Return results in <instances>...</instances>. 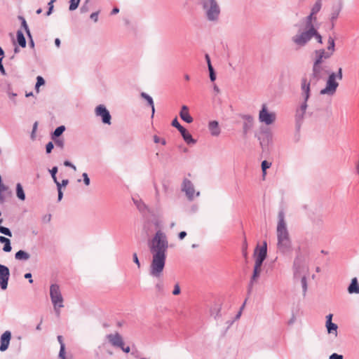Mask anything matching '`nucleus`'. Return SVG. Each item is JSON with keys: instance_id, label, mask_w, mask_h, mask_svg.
Here are the masks:
<instances>
[{"instance_id": "nucleus-1", "label": "nucleus", "mask_w": 359, "mask_h": 359, "mask_svg": "<svg viewBox=\"0 0 359 359\" xmlns=\"http://www.w3.org/2000/svg\"><path fill=\"white\" fill-rule=\"evenodd\" d=\"M149 245L152 254L149 275L160 280L165 268L166 252L168 248V242L165 234L161 230L157 231ZM155 288L158 294H163L164 291L163 282L158 280L155 285Z\"/></svg>"}, {"instance_id": "nucleus-2", "label": "nucleus", "mask_w": 359, "mask_h": 359, "mask_svg": "<svg viewBox=\"0 0 359 359\" xmlns=\"http://www.w3.org/2000/svg\"><path fill=\"white\" fill-rule=\"evenodd\" d=\"M277 239L278 250L283 254L288 252L291 249V241L285 221V215L283 211L278 213Z\"/></svg>"}, {"instance_id": "nucleus-3", "label": "nucleus", "mask_w": 359, "mask_h": 359, "mask_svg": "<svg viewBox=\"0 0 359 359\" xmlns=\"http://www.w3.org/2000/svg\"><path fill=\"white\" fill-rule=\"evenodd\" d=\"M297 32L291 37V41L297 48H302L313 38L315 33V28L308 27L301 24L296 25Z\"/></svg>"}, {"instance_id": "nucleus-4", "label": "nucleus", "mask_w": 359, "mask_h": 359, "mask_svg": "<svg viewBox=\"0 0 359 359\" xmlns=\"http://www.w3.org/2000/svg\"><path fill=\"white\" fill-rule=\"evenodd\" d=\"M342 78V69L341 67L339 68L337 73L331 72L329 74L325 87L320 90V94L327 95L330 96L334 95L339 86V83L337 80L341 81Z\"/></svg>"}, {"instance_id": "nucleus-5", "label": "nucleus", "mask_w": 359, "mask_h": 359, "mask_svg": "<svg viewBox=\"0 0 359 359\" xmlns=\"http://www.w3.org/2000/svg\"><path fill=\"white\" fill-rule=\"evenodd\" d=\"M205 16L209 21L216 22L220 15V7L216 0H200Z\"/></svg>"}, {"instance_id": "nucleus-6", "label": "nucleus", "mask_w": 359, "mask_h": 359, "mask_svg": "<svg viewBox=\"0 0 359 359\" xmlns=\"http://www.w3.org/2000/svg\"><path fill=\"white\" fill-rule=\"evenodd\" d=\"M292 271L294 280L302 276H309V264L304 255L299 254L296 256L293 262Z\"/></svg>"}, {"instance_id": "nucleus-7", "label": "nucleus", "mask_w": 359, "mask_h": 359, "mask_svg": "<svg viewBox=\"0 0 359 359\" xmlns=\"http://www.w3.org/2000/svg\"><path fill=\"white\" fill-rule=\"evenodd\" d=\"M50 297L52 304H53L55 311L57 316H60V310L57 308H62L63 297L62 296L60 289L58 285L52 284L50 287Z\"/></svg>"}, {"instance_id": "nucleus-8", "label": "nucleus", "mask_w": 359, "mask_h": 359, "mask_svg": "<svg viewBox=\"0 0 359 359\" xmlns=\"http://www.w3.org/2000/svg\"><path fill=\"white\" fill-rule=\"evenodd\" d=\"M328 74L329 72L325 65L323 64L313 63L309 81H311L313 84H316L320 80L323 79Z\"/></svg>"}, {"instance_id": "nucleus-9", "label": "nucleus", "mask_w": 359, "mask_h": 359, "mask_svg": "<svg viewBox=\"0 0 359 359\" xmlns=\"http://www.w3.org/2000/svg\"><path fill=\"white\" fill-rule=\"evenodd\" d=\"M276 119V114L275 112L269 111L266 104L262 105V109L259 112V121L260 123H264L266 126L273 124Z\"/></svg>"}, {"instance_id": "nucleus-10", "label": "nucleus", "mask_w": 359, "mask_h": 359, "mask_svg": "<svg viewBox=\"0 0 359 359\" xmlns=\"http://www.w3.org/2000/svg\"><path fill=\"white\" fill-rule=\"evenodd\" d=\"M182 191L186 194L189 201H192L195 196H198L200 192H196L193 183L188 179H184L182 184Z\"/></svg>"}, {"instance_id": "nucleus-11", "label": "nucleus", "mask_w": 359, "mask_h": 359, "mask_svg": "<svg viewBox=\"0 0 359 359\" xmlns=\"http://www.w3.org/2000/svg\"><path fill=\"white\" fill-rule=\"evenodd\" d=\"M267 255V245L266 243L264 242L263 245L259 249H256L255 251V263L254 268L260 269L263 264V262L266 257Z\"/></svg>"}, {"instance_id": "nucleus-12", "label": "nucleus", "mask_w": 359, "mask_h": 359, "mask_svg": "<svg viewBox=\"0 0 359 359\" xmlns=\"http://www.w3.org/2000/svg\"><path fill=\"white\" fill-rule=\"evenodd\" d=\"M95 113L97 116H100L102 118L103 123L108 125L111 124V116L105 106L103 104L98 105L95 109Z\"/></svg>"}, {"instance_id": "nucleus-13", "label": "nucleus", "mask_w": 359, "mask_h": 359, "mask_svg": "<svg viewBox=\"0 0 359 359\" xmlns=\"http://www.w3.org/2000/svg\"><path fill=\"white\" fill-rule=\"evenodd\" d=\"M9 277V269L6 266L0 264V287L4 290L8 287Z\"/></svg>"}, {"instance_id": "nucleus-14", "label": "nucleus", "mask_w": 359, "mask_h": 359, "mask_svg": "<svg viewBox=\"0 0 359 359\" xmlns=\"http://www.w3.org/2000/svg\"><path fill=\"white\" fill-rule=\"evenodd\" d=\"M313 63L323 64L324 60L329 59L332 56V53L327 52L321 48L314 51Z\"/></svg>"}, {"instance_id": "nucleus-15", "label": "nucleus", "mask_w": 359, "mask_h": 359, "mask_svg": "<svg viewBox=\"0 0 359 359\" xmlns=\"http://www.w3.org/2000/svg\"><path fill=\"white\" fill-rule=\"evenodd\" d=\"M311 81H308L306 78H302L301 81L302 97L304 101L307 102L311 95Z\"/></svg>"}, {"instance_id": "nucleus-16", "label": "nucleus", "mask_w": 359, "mask_h": 359, "mask_svg": "<svg viewBox=\"0 0 359 359\" xmlns=\"http://www.w3.org/2000/svg\"><path fill=\"white\" fill-rule=\"evenodd\" d=\"M241 118L243 121V133L246 135L253 127L254 118L250 114H242Z\"/></svg>"}, {"instance_id": "nucleus-17", "label": "nucleus", "mask_w": 359, "mask_h": 359, "mask_svg": "<svg viewBox=\"0 0 359 359\" xmlns=\"http://www.w3.org/2000/svg\"><path fill=\"white\" fill-rule=\"evenodd\" d=\"M107 338L110 344L114 347L120 348L121 346L124 345L122 337L117 332L107 335Z\"/></svg>"}, {"instance_id": "nucleus-18", "label": "nucleus", "mask_w": 359, "mask_h": 359, "mask_svg": "<svg viewBox=\"0 0 359 359\" xmlns=\"http://www.w3.org/2000/svg\"><path fill=\"white\" fill-rule=\"evenodd\" d=\"M11 334L9 331H6L1 337L0 351H5L9 345Z\"/></svg>"}, {"instance_id": "nucleus-19", "label": "nucleus", "mask_w": 359, "mask_h": 359, "mask_svg": "<svg viewBox=\"0 0 359 359\" xmlns=\"http://www.w3.org/2000/svg\"><path fill=\"white\" fill-rule=\"evenodd\" d=\"M332 314H329L326 316V327L329 334H334L337 335V325L332 322Z\"/></svg>"}, {"instance_id": "nucleus-20", "label": "nucleus", "mask_w": 359, "mask_h": 359, "mask_svg": "<svg viewBox=\"0 0 359 359\" xmlns=\"http://www.w3.org/2000/svg\"><path fill=\"white\" fill-rule=\"evenodd\" d=\"M180 116L184 121L188 123L193 122V118L189 114V108L186 105H183L182 107L181 111L180 112Z\"/></svg>"}, {"instance_id": "nucleus-21", "label": "nucleus", "mask_w": 359, "mask_h": 359, "mask_svg": "<svg viewBox=\"0 0 359 359\" xmlns=\"http://www.w3.org/2000/svg\"><path fill=\"white\" fill-rule=\"evenodd\" d=\"M261 273L260 269L254 268L252 276L250 278L248 287V292L250 294L252 290L253 285L257 281L258 278L259 277Z\"/></svg>"}, {"instance_id": "nucleus-22", "label": "nucleus", "mask_w": 359, "mask_h": 359, "mask_svg": "<svg viewBox=\"0 0 359 359\" xmlns=\"http://www.w3.org/2000/svg\"><path fill=\"white\" fill-rule=\"evenodd\" d=\"M315 15L316 14H313V13L311 12V13L307 17H306L299 24L308 27L316 28L313 25V22L316 21V17Z\"/></svg>"}, {"instance_id": "nucleus-23", "label": "nucleus", "mask_w": 359, "mask_h": 359, "mask_svg": "<svg viewBox=\"0 0 359 359\" xmlns=\"http://www.w3.org/2000/svg\"><path fill=\"white\" fill-rule=\"evenodd\" d=\"M208 128L212 136H218L220 134L219 123L217 121H212L208 124Z\"/></svg>"}, {"instance_id": "nucleus-24", "label": "nucleus", "mask_w": 359, "mask_h": 359, "mask_svg": "<svg viewBox=\"0 0 359 359\" xmlns=\"http://www.w3.org/2000/svg\"><path fill=\"white\" fill-rule=\"evenodd\" d=\"M180 133L187 144H195L196 142V141L193 139L191 135L184 128L180 130Z\"/></svg>"}, {"instance_id": "nucleus-25", "label": "nucleus", "mask_w": 359, "mask_h": 359, "mask_svg": "<svg viewBox=\"0 0 359 359\" xmlns=\"http://www.w3.org/2000/svg\"><path fill=\"white\" fill-rule=\"evenodd\" d=\"M348 291L350 294H359V285L356 278L352 279L351 283L348 288Z\"/></svg>"}, {"instance_id": "nucleus-26", "label": "nucleus", "mask_w": 359, "mask_h": 359, "mask_svg": "<svg viewBox=\"0 0 359 359\" xmlns=\"http://www.w3.org/2000/svg\"><path fill=\"white\" fill-rule=\"evenodd\" d=\"M15 258L17 260L27 261L30 258V255L28 252L20 250L15 253Z\"/></svg>"}, {"instance_id": "nucleus-27", "label": "nucleus", "mask_w": 359, "mask_h": 359, "mask_svg": "<svg viewBox=\"0 0 359 359\" xmlns=\"http://www.w3.org/2000/svg\"><path fill=\"white\" fill-rule=\"evenodd\" d=\"M0 243H4V246L3 248V250L6 252H9L11 251L12 248L11 245V241L8 238L0 236Z\"/></svg>"}, {"instance_id": "nucleus-28", "label": "nucleus", "mask_w": 359, "mask_h": 359, "mask_svg": "<svg viewBox=\"0 0 359 359\" xmlns=\"http://www.w3.org/2000/svg\"><path fill=\"white\" fill-rule=\"evenodd\" d=\"M17 41L20 46L22 48L26 47V39L25 37L21 30H18L17 32Z\"/></svg>"}, {"instance_id": "nucleus-29", "label": "nucleus", "mask_w": 359, "mask_h": 359, "mask_svg": "<svg viewBox=\"0 0 359 359\" xmlns=\"http://www.w3.org/2000/svg\"><path fill=\"white\" fill-rule=\"evenodd\" d=\"M141 97L142 98H144V100H146L148 104L151 107V111H152L151 116H154V114L155 112V108H154V101H153L152 97L150 95H149L148 94H147L146 93H142Z\"/></svg>"}, {"instance_id": "nucleus-30", "label": "nucleus", "mask_w": 359, "mask_h": 359, "mask_svg": "<svg viewBox=\"0 0 359 359\" xmlns=\"http://www.w3.org/2000/svg\"><path fill=\"white\" fill-rule=\"evenodd\" d=\"M341 10V6L339 5L337 7L334 8L333 9L332 12L331 13L330 20L332 22V26H334V21H335L337 19V18L339 17Z\"/></svg>"}, {"instance_id": "nucleus-31", "label": "nucleus", "mask_w": 359, "mask_h": 359, "mask_svg": "<svg viewBox=\"0 0 359 359\" xmlns=\"http://www.w3.org/2000/svg\"><path fill=\"white\" fill-rule=\"evenodd\" d=\"M307 277H309V276H302L298 278V279H300V280H301V285H302V291H303V296H305L306 294V292H307V288H308Z\"/></svg>"}, {"instance_id": "nucleus-32", "label": "nucleus", "mask_w": 359, "mask_h": 359, "mask_svg": "<svg viewBox=\"0 0 359 359\" xmlns=\"http://www.w3.org/2000/svg\"><path fill=\"white\" fill-rule=\"evenodd\" d=\"M16 194L18 198L22 201L25 199V194L24 193L22 185L20 183H18L16 185Z\"/></svg>"}, {"instance_id": "nucleus-33", "label": "nucleus", "mask_w": 359, "mask_h": 359, "mask_svg": "<svg viewBox=\"0 0 359 359\" xmlns=\"http://www.w3.org/2000/svg\"><path fill=\"white\" fill-rule=\"evenodd\" d=\"M65 130V127L64 126L57 127L52 134V139L55 140V138L60 137Z\"/></svg>"}, {"instance_id": "nucleus-34", "label": "nucleus", "mask_w": 359, "mask_h": 359, "mask_svg": "<svg viewBox=\"0 0 359 359\" xmlns=\"http://www.w3.org/2000/svg\"><path fill=\"white\" fill-rule=\"evenodd\" d=\"M334 47H335V43L334 39L330 36L328 39V46H327V50L328 53H332V55L334 52Z\"/></svg>"}, {"instance_id": "nucleus-35", "label": "nucleus", "mask_w": 359, "mask_h": 359, "mask_svg": "<svg viewBox=\"0 0 359 359\" xmlns=\"http://www.w3.org/2000/svg\"><path fill=\"white\" fill-rule=\"evenodd\" d=\"M19 19L21 20L22 27L24 28V29H25L27 36L29 38H31V32L29 31V29L28 27V25L27 24V22H26L25 19L23 17H22V16H20Z\"/></svg>"}, {"instance_id": "nucleus-36", "label": "nucleus", "mask_w": 359, "mask_h": 359, "mask_svg": "<svg viewBox=\"0 0 359 359\" xmlns=\"http://www.w3.org/2000/svg\"><path fill=\"white\" fill-rule=\"evenodd\" d=\"M322 7V3L321 0H318L315 4L313 6L311 12L313 13V14H317L321 9Z\"/></svg>"}, {"instance_id": "nucleus-37", "label": "nucleus", "mask_w": 359, "mask_h": 359, "mask_svg": "<svg viewBox=\"0 0 359 359\" xmlns=\"http://www.w3.org/2000/svg\"><path fill=\"white\" fill-rule=\"evenodd\" d=\"M44 83H45V81L43 79V77L41 76H38L37 78H36V86H35V89H36L37 93H39V87L41 86L44 85Z\"/></svg>"}, {"instance_id": "nucleus-38", "label": "nucleus", "mask_w": 359, "mask_h": 359, "mask_svg": "<svg viewBox=\"0 0 359 359\" xmlns=\"http://www.w3.org/2000/svg\"><path fill=\"white\" fill-rule=\"evenodd\" d=\"M69 3L70 4L69 9L70 11H74L78 8L80 3V0H70Z\"/></svg>"}, {"instance_id": "nucleus-39", "label": "nucleus", "mask_w": 359, "mask_h": 359, "mask_svg": "<svg viewBox=\"0 0 359 359\" xmlns=\"http://www.w3.org/2000/svg\"><path fill=\"white\" fill-rule=\"evenodd\" d=\"M271 163L268 162L267 161H263L262 162V170L264 176L266 175V169L269 168L271 167Z\"/></svg>"}, {"instance_id": "nucleus-40", "label": "nucleus", "mask_w": 359, "mask_h": 359, "mask_svg": "<svg viewBox=\"0 0 359 359\" xmlns=\"http://www.w3.org/2000/svg\"><path fill=\"white\" fill-rule=\"evenodd\" d=\"M135 203L137 205V208H138V210L140 212H144L145 210H147V205L142 201H135Z\"/></svg>"}, {"instance_id": "nucleus-41", "label": "nucleus", "mask_w": 359, "mask_h": 359, "mask_svg": "<svg viewBox=\"0 0 359 359\" xmlns=\"http://www.w3.org/2000/svg\"><path fill=\"white\" fill-rule=\"evenodd\" d=\"M0 233L2 234H4L6 236H8L9 237L12 236V233H11V230L7 227H5V226H1V225H0Z\"/></svg>"}, {"instance_id": "nucleus-42", "label": "nucleus", "mask_w": 359, "mask_h": 359, "mask_svg": "<svg viewBox=\"0 0 359 359\" xmlns=\"http://www.w3.org/2000/svg\"><path fill=\"white\" fill-rule=\"evenodd\" d=\"M208 71L210 74V79L211 81H215L216 79V74L212 65H209Z\"/></svg>"}, {"instance_id": "nucleus-43", "label": "nucleus", "mask_w": 359, "mask_h": 359, "mask_svg": "<svg viewBox=\"0 0 359 359\" xmlns=\"http://www.w3.org/2000/svg\"><path fill=\"white\" fill-rule=\"evenodd\" d=\"M7 94L11 100H14L15 97L17 96V93H13L11 91V86L10 84L8 85V88L6 90Z\"/></svg>"}, {"instance_id": "nucleus-44", "label": "nucleus", "mask_w": 359, "mask_h": 359, "mask_svg": "<svg viewBox=\"0 0 359 359\" xmlns=\"http://www.w3.org/2000/svg\"><path fill=\"white\" fill-rule=\"evenodd\" d=\"M304 114H305L300 111L299 109H297L296 111V115H295L297 122H299V121H302V119L304 118Z\"/></svg>"}, {"instance_id": "nucleus-45", "label": "nucleus", "mask_w": 359, "mask_h": 359, "mask_svg": "<svg viewBox=\"0 0 359 359\" xmlns=\"http://www.w3.org/2000/svg\"><path fill=\"white\" fill-rule=\"evenodd\" d=\"M171 125H172L173 127L176 128L179 131H180V130H181L184 128V127H182V126L180 124V123H179V121H178V120H177V118H174V119L172 120Z\"/></svg>"}, {"instance_id": "nucleus-46", "label": "nucleus", "mask_w": 359, "mask_h": 359, "mask_svg": "<svg viewBox=\"0 0 359 359\" xmlns=\"http://www.w3.org/2000/svg\"><path fill=\"white\" fill-rule=\"evenodd\" d=\"M55 141V144L57 147H59L60 148L62 149L64 147L65 141L62 138H58L53 140Z\"/></svg>"}, {"instance_id": "nucleus-47", "label": "nucleus", "mask_w": 359, "mask_h": 359, "mask_svg": "<svg viewBox=\"0 0 359 359\" xmlns=\"http://www.w3.org/2000/svg\"><path fill=\"white\" fill-rule=\"evenodd\" d=\"M59 358L60 359H66L65 356V345H62L60 348Z\"/></svg>"}, {"instance_id": "nucleus-48", "label": "nucleus", "mask_w": 359, "mask_h": 359, "mask_svg": "<svg viewBox=\"0 0 359 359\" xmlns=\"http://www.w3.org/2000/svg\"><path fill=\"white\" fill-rule=\"evenodd\" d=\"M315 33L313 34V38L315 37L319 43H323L322 36L318 33L316 28H315Z\"/></svg>"}, {"instance_id": "nucleus-49", "label": "nucleus", "mask_w": 359, "mask_h": 359, "mask_svg": "<svg viewBox=\"0 0 359 359\" xmlns=\"http://www.w3.org/2000/svg\"><path fill=\"white\" fill-rule=\"evenodd\" d=\"M7 189V187L1 183L0 186V203H2L4 202V197L2 195L1 192L4 191H6Z\"/></svg>"}, {"instance_id": "nucleus-50", "label": "nucleus", "mask_w": 359, "mask_h": 359, "mask_svg": "<svg viewBox=\"0 0 359 359\" xmlns=\"http://www.w3.org/2000/svg\"><path fill=\"white\" fill-rule=\"evenodd\" d=\"M57 172V167L54 166L51 170H50V172L51 174L52 178L54 182H56L57 177H56V173Z\"/></svg>"}, {"instance_id": "nucleus-51", "label": "nucleus", "mask_w": 359, "mask_h": 359, "mask_svg": "<svg viewBox=\"0 0 359 359\" xmlns=\"http://www.w3.org/2000/svg\"><path fill=\"white\" fill-rule=\"evenodd\" d=\"M154 142L155 143H159L161 142L163 145H165L166 144V141L165 139H161L158 136L154 135Z\"/></svg>"}, {"instance_id": "nucleus-52", "label": "nucleus", "mask_w": 359, "mask_h": 359, "mask_svg": "<svg viewBox=\"0 0 359 359\" xmlns=\"http://www.w3.org/2000/svg\"><path fill=\"white\" fill-rule=\"evenodd\" d=\"M143 229L145 231L147 234L149 233V232L151 231V230H150V222L149 221L145 222V223L144 224V226H143Z\"/></svg>"}, {"instance_id": "nucleus-53", "label": "nucleus", "mask_w": 359, "mask_h": 359, "mask_svg": "<svg viewBox=\"0 0 359 359\" xmlns=\"http://www.w3.org/2000/svg\"><path fill=\"white\" fill-rule=\"evenodd\" d=\"M53 144L52 142H49L46 146V153L50 154L53 149Z\"/></svg>"}, {"instance_id": "nucleus-54", "label": "nucleus", "mask_w": 359, "mask_h": 359, "mask_svg": "<svg viewBox=\"0 0 359 359\" xmlns=\"http://www.w3.org/2000/svg\"><path fill=\"white\" fill-rule=\"evenodd\" d=\"M306 109H307V102L304 101L298 109H299L300 111L305 114Z\"/></svg>"}, {"instance_id": "nucleus-55", "label": "nucleus", "mask_w": 359, "mask_h": 359, "mask_svg": "<svg viewBox=\"0 0 359 359\" xmlns=\"http://www.w3.org/2000/svg\"><path fill=\"white\" fill-rule=\"evenodd\" d=\"M82 177L83 178V182L86 185H89L90 184V179L88 176V174L86 172H83V175H82Z\"/></svg>"}, {"instance_id": "nucleus-56", "label": "nucleus", "mask_w": 359, "mask_h": 359, "mask_svg": "<svg viewBox=\"0 0 359 359\" xmlns=\"http://www.w3.org/2000/svg\"><path fill=\"white\" fill-rule=\"evenodd\" d=\"M133 262L137 264L138 268H140V263L137 257V253H133Z\"/></svg>"}, {"instance_id": "nucleus-57", "label": "nucleus", "mask_w": 359, "mask_h": 359, "mask_svg": "<svg viewBox=\"0 0 359 359\" xmlns=\"http://www.w3.org/2000/svg\"><path fill=\"white\" fill-rule=\"evenodd\" d=\"M180 293V287L179 284H176L174 287V290L172 291V294L174 295H177Z\"/></svg>"}, {"instance_id": "nucleus-58", "label": "nucleus", "mask_w": 359, "mask_h": 359, "mask_svg": "<svg viewBox=\"0 0 359 359\" xmlns=\"http://www.w3.org/2000/svg\"><path fill=\"white\" fill-rule=\"evenodd\" d=\"M89 2V0H86L84 5L82 6V7L81 8V13H86L88 11V6H86V4Z\"/></svg>"}, {"instance_id": "nucleus-59", "label": "nucleus", "mask_w": 359, "mask_h": 359, "mask_svg": "<svg viewBox=\"0 0 359 359\" xmlns=\"http://www.w3.org/2000/svg\"><path fill=\"white\" fill-rule=\"evenodd\" d=\"M330 359H343V356L341 355H339L337 353H332L330 356Z\"/></svg>"}, {"instance_id": "nucleus-60", "label": "nucleus", "mask_w": 359, "mask_h": 359, "mask_svg": "<svg viewBox=\"0 0 359 359\" xmlns=\"http://www.w3.org/2000/svg\"><path fill=\"white\" fill-rule=\"evenodd\" d=\"M90 19H92L94 22H97L98 20V12L93 13L90 15Z\"/></svg>"}, {"instance_id": "nucleus-61", "label": "nucleus", "mask_w": 359, "mask_h": 359, "mask_svg": "<svg viewBox=\"0 0 359 359\" xmlns=\"http://www.w3.org/2000/svg\"><path fill=\"white\" fill-rule=\"evenodd\" d=\"M64 165L65 166L70 167L72 169H74V170H76V166L74 165H73L71 162H69V161H65L64 162Z\"/></svg>"}, {"instance_id": "nucleus-62", "label": "nucleus", "mask_w": 359, "mask_h": 359, "mask_svg": "<svg viewBox=\"0 0 359 359\" xmlns=\"http://www.w3.org/2000/svg\"><path fill=\"white\" fill-rule=\"evenodd\" d=\"M0 72L3 75H6V71L2 64V57H0Z\"/></svg>"}, {"instance_id": "nucleus-63", "label": "nucleus", "mask_w": 359, "mask_h": 359, "mask_svg": "<svg viewBox=\"0 0 359 359\" xmlns=\"http://www.w3.org/2000/svg\"><path fill=\"white\" fill-rule=\"evenodd\" d=\"M25 278L29 280V283H33V280L32 278V273H27L25 274Z\"/></svg>"}, {"instance_id": "nucleus-64", "label": "nucleus", "mask_w": 359, "mask_h": 359, "mask_svg": "<svg viewBox=\"0 0 359 359\" xmlns=\"http://www.w3.org/2000/svg\"><path fill=\"white\" fill-rule=\"evenodd\" d=\"M186 236H187V233L185 231H181L179 233L178 237L180 240H182L185 238Z\"/></svg>"}]
</instances>
